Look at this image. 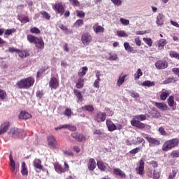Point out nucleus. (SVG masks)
<instances>
[{"instance_id": "9", "label": "nucleus", "mask_w": 179, "mask_h": 179, "mask_svg": "<svg viewBox=\"0 0 179 179\" xmlns=\"http://www.w3.org/2000/svg\"><path fill=\"white\" fill-rule=\"evenodd\" d=\"M167 66H169V63L166 60H158L155 62V68L157 69H166Z\"/></svg>"}, {"instance_id": "63", "label": "nucleus", "mask_w": 179, "mask_h": 179, "mask_svg": "<svg viewBox=\"0 0 179 179\" xmlns=\"http://www.w3.org/2000/svg\"><path fill=\"white\" fill-rule=\"evenodd\" d=\"M108 59L109 61H117V59H118V57L115 54L110 55Z\"/></svg>"}, {"instance_id": "36", "label": "nucleus", "mask_w": 179, "mask_h": 179, "mask_svg": "<svg viewBox=\"0 0 179 179\" xmlns=\"http://www.w3.org/2000/svg\"><path fill=\"white\" fill-rule=\"evenodd\" d=\"M54 167L57 173H64V168L60 164L57 163H55Z\"/></svg>"}, {"instance_id": "23", "label": "nucleus", "mask_w": 179, "mask_h": 179, "mask_svg": "<svg viewBox=\"0 0 179 179\" xmlns=\"http://www.w3.org/2000/svg\"><path fill=\"white\" fill-rule=\"evenodd\" d=\"M94 169H96V161L94 160V159L91 158L90 159L88 163V170H90V171H93Z\"/></svg>"}, {"instance_id": "18", "label": "nucleus", "mask_w": 179, "mask_h": 179, "mask_svg": "<svg viewBox=\"0 0 179 179\" xmlns=\"http://www.w3.org/2000/svg\"><path fill=\"white\" fill-rule=\"evenodd\" d=\"M34 44L39 50H43L44 48V41H43V38H36Z\"/></svg>"}, {"instance_id": "56", "label": "nucleus", "mask_w": 179, "mask_h": 179, "mask_svg": "<svg viewBox=\"0 0 179 179\" xmlns=\"http://www.w3.org/2000/svg\"><path fill=\"white\" fill-rule=\"evenodd\" d=\"M31 33H34L35 34H40L41 31L37 27H33L30 29Z\"/></svg>"}, {"instance_id": "54", "label": "nucleus", "mask_w": 179, "mask_h": 179, "mask_svg": "<svg viewBox=\"0 0 179 179\" xmlns=\"http://www.w3.org/2000/svg\"><path fill=\"white\" fill-rule=\"evenodd\" d=\"M70 3L73 5V6H79L80 5V3L78 0H69Z\"/></svg>"}, {"instance_id": "64", "label": "nucleus", "mask_w": 179, "mask_h": 179, "mask_svg": "<svg viewBox=\"0 0 179 179\" xmlns=\"http://www.w3.org/2000/svg\"><path fill=\"white\" fill-rule=\"evenodd\" d=\"M76 14L78 17H81V18L85 17V12L82 10H76Z\"/></svg>"}, {"instance_id": "2", "label": "nucleus", "mask_w": 179, "mask_h": 179, "mask_svg": "<svg viewBox=\"0 0 179 179\" xmlns=\"http://www.w3.org/2000/svg\"><path fill=\"white\" fill-rule=\"evenodd\" d=\"M178 145V139L173 138L169 141H166L164 142L162 146L163 152H169L173 148H176Z\"/></svg>"}, {"instance_id": "12", "label": "nucleus", "mask_w": 179, "mask_h": 179, "mask_svg": "<svg viewBox=\"0 0 179 179\" xmlns=\"http://www.w3.org/2000/svg\"><path fill=\"white\" fill-rule=\"evenodd\" d=\"M34 167L36 173H40L43 170V165H41V160L35 159L33 162Z\"/></svg>"}, {"instance_id": "13", "label": "nucleus", "mask_w": 179, "mask_h": 179, "mask_svg": "<svg viewBox=\"0 0 179 179\" xmlns=\"http://www.w3.org/2000/svg\"><path fill=\"white\" fill-rule=\"evenodd\" d=\"M164 20H166V17L162 13H159L157 16L156 24L157 26H163L164 24Z\"/></svg>"}, {"instance_id": "60", "label": "nucleus", "mask_w": 179, "mask_h": 179, "mask_svg": "<svg viewBox=\"0 0 179 179\" xmlns=\"http://www.w3.org/2000/svg\"><path fill=\"white\" fill-rule=\"evenodd\" d=\"M177 176V171H172V172L169 174L168 179H174Z\"/></svg>"}, {"instance_id": "55", "label": "nucleus", "mask_w": 179, "mask_h": 179, "mask_svg": "<svg viewBox=\"0 0 179 179\" xmlns=\"http://www.w3.org/2000/svg\"><path fill=\"white\" fill-rule=\"evenodd\" d=\"M41 15L45 19H47V20H50L51 16H50V14L45 11L41 12Z\"/></svg>"}, {"instance_id": "22", "label": "nucleus", "mask_w": 179, "mask_h": 179, "mask_svg": "<svg viewBox=\"0 0 179 179\" xmlns=\"http://www.w3.org/2000/svg\"><path fill=\"white\" fill-rule=\"evenodd\" d=\"M20 120H29L31 118V115L26 111H22L19 115Z\"/></svg>"}, {"instance_id": "26", "label": "nucleus", "mask_w": 179, "mask_h": 179, "mask_svg": "<svg viewBox=\"0 0 179 179\" xmlns=\"http://www.w3.org/2000/svg\"><path fill=\"white\" fill-rule=\"evenodd\" d=\"M92 29L96 33H103L104 31V28H103V27L99 25L98 24H95L93 26Z\"/></svg>"}, {"instance_id": "48", "label": "nucleus", "mask_w": 179, "mask_h": 179, "mask_svg": "<svg viewBox=\"0 0 179 179\" xmlns=\"http://www.w3.org/2000/svg\"><path fill=\"white\" fill-rule=\"evenodd\" d=\"M15 29H6L4 32L5 36H11L13 33H15Z\"/></svg>"}, {"instance_id": "51", "label": "nucleus", "mask_w": 179, "mask_h": 179, "mask_svg": "<svg viewBox=\"0 0 179 179\" xmlns=\"http://www.w3.org/2000/svg\"><path fill=\"white\" fill-rule=\"evenodd\" d=\"M83 20L79 19L74 23V26L75 27H80V26H83Z\"/></svg>"}, {"instance_id": "29", "label": "nucleus", "mask_w": 179, "mask_h": 179, "mask_svg": "<svg viewBox=\"0 0 179 179\" xmlns=\"http://www.w3.org/2000/svg\"><path fill=\"white\" fill-rule=\"evenodd\" d=\"M113 173L116 176H119V177H122V178H124L125 177V173H124V171H122L120 169L115 168L113 169Z\"/></svg>"}, {"instance_id": "57", "label": "nucleus", "mask_w": 179, "mask_h": 179, "mask_svg": "<svg viewBox=\"0 0 179 179\" xmlns=\"http://www.w3.org/2000/svg\"><path fill=\"white\" fill-rule=\"evenodd\" d=\"M100 82H101V80L96 78L94 82V87H95L96 89H99V87H100Z\"/></svg>"}, {"instance_id": "47", "label": "nucleus", "mask_w": 179, "mask_h": 179, "mask_svg": "<svg viewBox=\"0 0 179 179\" xmlns=\"http://www.w3.org/2000/svg\"><path fill=\"white\" fill-rule=\"evenodd\" d=\"M170 57L171 58H176V59H179V53H177L176 51H171L169 52Z\"/></svg>"}, {"instance_id": "5", "label": "nucleus", "mask_w": 179, "mask_h": 179, "mask_svg": "<svg viewBox=\"0 0 179 179\" xmlns=\"http://www.w3.org/2000/svg\"><path fill=\"white\" fill-rule=\"evenodd\" d=\"M92 35L90 33H84L81 36V41L83 45H89L92 43Z\"/></svg>"}, {"instance_id": "25", "label": "nucleus", "mask_w": 179, "mask_h": 179, "mask_svg": "<svg viewBox=\"0 0 179 179\" xmlns=\"http://www.w3.org/2000/svg\"><path fill=\"white\" fill-rule=\"evenodd\" d=\"M155 106H157V108H159L162 111H166L168 108L167 105L164 103L156 102L155 103Z\"/></svg>"}, {"instance_id": "46", "label": "nucleus", "mask_w": 179, "mask_h": 179, "mask_svg": "<svg viewBox=\"0 0 179 179\" xmlns=\"http://www.w3.org/2000/svg\"><path fill=\"white\" fill-rule=\"evenodd\" d=\"M143 75V73L142 72V70L141 69H138L136 71V73L134 74V78L135 80L139 79L140 76H142Z\"/></svg>"}, {"instance_id": "53", "label": "nucleus", "mask_w": 179, "mask_h": 179, "mask_svg": "<svg viewBox=\"0 0 179 179\" xmlns=\"http://www.w3.org/2000/svg\"><path fill=\"white\" fill-rule=\"evenodd\" d=\"M171 157H173V159H175L176 157H179V150H173L171 153Z\"/></svg>"}, {"instance_id": "8", "label": "nucleus", "mask_w": 179, "mask_h": 179, "mask_svg": "<svg viewBox=\"0 0 179 179\" xmlns=\"http://www.w3.org/2000/svg\"><path fill=\"white\" fill-rule=\"evenodd\" d=\"M136 171L139 176L145 175V162L143 160H140L138 166L136 168Z\"/></svg>"}, {"instance_id": "44", "label": "nucleus", "mask_w": 179, "mask_h": 179, "mask_svg": "<svg viewBox=\"0 0 179 179\" xmlns=\"http://www.w3.org/2000/svg\"><path fill=\"white\" fill-rule=\"evenodd\" d=\"M143 41L148 45V47H152L153 44V41H152V38H143Z\"/></svg>"}, {"instance_id": "19", "label": "nucleus", "mask_w": 179, "mask_h": 179, "mask_svg": "<svg viewBox=\"0 0 179 179\" xmlns=\"http://www.w3.org/2000/svg\"><path fill=\"white\" fill-rule=\"evenodd\" d=\"M160 93V99L164 101L170 96V94H171V91L163 89Z\"/></svg>"}, {"instance_id": "30", "label": "nucleus", "mask_w": 179, "mask_h": 179, "mask_svg": "<svg viewBox=\"0 0 179 179\" xmlns=\"http://www.w3.org/2000/svg\"><path fill=\"white\" fill-rule=\"evenodd\" d=\"M10 167L13 174L14 176H17V172L19 171V169L16 166V164L15 163L10 164Z\"/></svg>"}, {"instance_id": "61", "label": "nucleus", "mask_w": 179, "mask_h": 179, "mask_svg": "<svg viewBox=\"0 0 179 179\" xmlns=\"http://www.w3.org/2000/svg\"><path fill=\"white\" fill-rule=\"evenodd\" d=\"M6 97V92L2 90H0V99L1 100H4Z\"/></svg>"}, {"instance_id": "59", "label": "nucleus", "mask_w": 179, "mask_h": 179, "mask_svg": "<svg viewBox=\"0 0 179 179\" xmlns=\"http://www.w3.org/2000/svg\"><path fill=\"white\" fill-rule=\"evenodd\" d=\"M134 43L138 45V47H141L142 45V41H141L139 36H137L134 38Z\"/></svg>"}, {"instance_id": "6", "label": "nucleus", "mask_w": 179, "mask_h": 179, "mask_svg": "<svg viewBox=\"0 0 179 179\" xmlns=\"http://www.w3.org/2000/svg\"><path fill=\"white\" fill-rule=\"evenodd\" d=\"M8 134L10 136H11V138H19L22 136V134H23V130H22L21 129L13 128L10 130Z\"/></svg>"}, {"instance_id": "31", "label": "nucleus", "mask_w": 179, "mask_h": 179, "mask_svg": "<svg viewBox=\"0 0 179 179\" xmlns=\"http://www.w3.org/2000/svg\"><path fill=\"white\" fill-rule=\"evenodd\" d=\"M167 101L169 107H172L173 110H176V106H174V104H176V103L174 102V96H170L167 99Z\"/></svg>"}, {"instance_id": "21", "label": "nucleus", "mask_w": 179, "mask_h": 179, "mask_svg": "<svg viewBox=\"0 0 179 179\" xmlns=\"http://www.w3.org/2000/svg\"><path fill=\"white\" fill-rule=\"evenodd\" d=\"M10 124L8 122H4L0 126V135L5 134L9 129Z\"/></svg>"}, {"instance_id": "50", "label": "nucleus", "mask_w": 179, "mask_h": 179, "mask_svg": "<svg viewBox=\"0 0 179 179\" xmlns=\"http://www.w3.org/2000/svg\"><path fill=\"white\" fill-rule=\"evenodd\" d=\"M117 34L118 37H128V34L125 33L124 31H117Z\"/></svg>"}, {"instance_id": "62", "label": "nucleus", "mask_w": 179, "mask_h": 179, "mask_svg": "<svg viewBox=\"0 0 179 179\" xmlns=\"http://www.w3.org/2000/svg\"><path fill=\"white\" fill-rule=\"evenodd\" d=\"M139 150H141V147H137L130 151L131 155H136V153L139 152Z\"/></svg>"}, {"instance_id": "1", "label": "nucleus", "mask_w": 179, "mask_h": 179, "mask_svg": "<svg viewBox=\"0 0 179 179\" xmlns=\"http://www.w3.org/2000/svg\"><path fill=\"white\" fill-rule=\"evenodd\" d=\"M33 85H34V78L31 77L24 78L17 83L19 89H29Z\"/></svg>"}, {"instance_id": "42", "label": "nucleus", "mask_w": 179, "mask_h": 179, "mask_svg": "<svg viewBox=\"0 0 179 179\" xmlns=\"http://www.w3.org/2000/svg\"><path fill=\"white\" fill-rule=\"evenodd\" d=\"M150 115H151V117H152V118H159V117H160V113H159L156 110H152L150 112Z\"/></svg>"}, {"instance_id": "39", "label": "nucleus", "mask_w": 179, "mask_h": 179, "mask_svg": "<svg viewBox=\"0 0 179 179\" xmlns=\"http://www.w3.org/2000/svg\"><path fill=\"white\" fill-rule=\"evenodd\" d=\"M82 110L92 113L94 110V107L92 105H87L82 107Z\"/></svg>"}, {"instance_id": "10", "label": "nucleus", "mask_w": 179, "mask_h": 179, "mask_svg": "<svg viewBox=\"0 0 179 179\" xmlns=\"http://www.w3.org/2000/svg\"><path fill=\"white\" fill-rule=\"evenodd\" d=\"M106 118H107V115L106 113L102 112H99L94 116V120L96 121V122H104V121H106Z\"/></svg>"}, {"instance_id": "3", "label": "nucleus", "mask_w": 179, "mask_h": 179, "mask_svg": "<svg viewBox=\"0 0 179 179\" xmlns=\"http://www.w3.org/2000/svg\"><path fill=\"white\" fill-rule=\"evenodd\" d=\"M146 174L148 177H150V178L159 179L160 178V174H162V171L157 169H152L150 168H148Z\"/></svg>"}, {"instance_id": "7", "label": "nucleus", "mask_w": 179, "mask_h": 179, "mask_svg": "<svg viewBox=\"0 0 179 179\" xmlns=\"http://www.w3.org/2000/svg\"><path fill=\"white\" fill-rule=\"evenodd\" d=\"M53 9L55 10L56 13H59L61 16L65 13V8H64L62 3H55L53 6Z\"/></svg>"}, {"instance_id": "41", "label": "nucleus", "mask_w": 179, "mask_h": 179, "mask_svg": "<svg viewBox=\"0 0 179 179\" xmlns=\"http://www.w3.org/2000/svg\"><path fill=\"white\" fill-rule=\"evenodd\" d=\"M17 52L20 58H25V57H29V53L26 51L17 50Z\"/></svg>"}, {"instance_id": "35", "label": "nucleus", "mask_w": 179, "mask_h": 179, "mask_svg": "<svg viewBox=\"0 0 179 179\" xmlns=\"http://www.w3.org/2000/svg\"><path fill=\"white\" fill-rule=\"evenodd\" d=\"M97 166L99 170H101V171H104L106 169H107V166H108V164H104L103 162L99 161L97 162Z\"/></svg>"}, {"instance_id": "15", "label": "nucleus", "mask_w": 179, "mask_h": 179, "mask_svg": "<svg viewBox=\"0 0 179 179\" xmlns=\"http://www.w3.org/2000/svg\"><path fill=\"white\" fill-rule=\"evenodd\" d=\"M144 138L150 143L151 145H154L155 146H157L158 145H160V141L156 138H153L152 137L148 136V135H145Z\"/></svg>"}, {"instance_id": "16", "label": "nucleus", "mask_w": 179, "mask_h": 179, "mask_svg": "<svg viewBox=\"0 0 179 179\" xmlns=\"http://www.w3.org/2000/svg\"><path fill=\"white\" fill-rule=\"evenodd\" d=\"M124 50L127 51V52H131V54H136L138 52V50L136 49H134V47L131 46L129 45V43L125 42L124 43Z\"/></svg>"}, {"instance_id": "49", "label": "nucleus", "mask_w": 179, "mask_h": 179, "mask_svg": "<svg viewBox=\"0 0 179 179\" xmlns=\"http://www.w3.org/2000/svg\"><path fill=\"white\" fill-rule=\"evenodd\" d=\"M87 72V66L83 67L82 71L78 72L79 76H85Z\"/></svg>"}, {"instance_id": "17", "label": "nucleus", "mask_w": 179, "mask_h": 179, "mask_svg": "<svg viewBox=\"0 0 179 179\" xmlns=\"http://www.w3.org/2000/svg\"><path fill=\"white\" fill-rule=\"evenodd\" d=\"M71 137L76 139V141H78V142H83L84 141H86V137L83 136V134H79L78 133L71 134Z\"/></svg>"}, {"instance_id": "40", "label": "nucleus", "mask_w": 179, "mask_h": 179, "mask_svg": "<svg viewBox=\"0 0 179 179\" xmlns=\"http://www.w3.org/2000/svg\"><path fill=\"white\" fill-rule=\"evenodd\" d=\"M73 93L76 94L77 99H78L79 101H83V96H82V93L78 90H74Z\"/></svg>"}, {"instance_id": "34", "label": "nucleus", "mask_w": 179, "mask_h": 179, "mask_svg": "<svg viewBox=\"0 0 179 179\" xmlns=\"http://www.w3.org/2000/svg\"><path fill=\"white\" fill-rule=\"evenodd\" d=\"M177 82V78L169 77L166 78L164 81H163L164 85H169V83H176Z\"/></svg>"}, {"instance_id": "58", "label": "nucleus", "mask_w": 179, "mask_h": 179, "mask_svg": "<svg viewBox=\"0 0 179 179\" xmlns=\"http://www.w3.org/2000/svg\"><path fill=\"white\" fill-rule=\"evenodd\" d=\"M120 22L122 23V24H124V26H128V24H129V20L120 18Z\"/></svg>"}, {"instance_id": "33", "label": "nucleus", "mask_w": 179, "mask_h": 179, "mask_svg": "<svg viewBox=\"0 0 179 179\" xmlns=\"http://www.w3.org/2000/svg\"><path fill=\"white\" fill-rule=\"evenodd\" d=\"M18 20L21 22V23L26 24L29 22H30V19H29V17L26 15H19L18 16Z\"/></svg>"}, {"instance_id": "37", "label": "nucleus", "mask_w": 179, "mask_h": 179, "mask_svg": "<svg viewBox=\"0 0 179 179\" xmlns=\"http://www.w3.org/2000/svg\"><path fill=\"white\" fill-rule=\"evenodd\" d=\"M141 85H142V86H145V87L147 86V87H152L155 86V85H156V83L153 81L145 80Z\"/></svg>"}, {"instance_id": "28", "label": "nucleus", "mask_w": 179, "mask_h": 179, "mask_svg": "<svg viewBox=\"0 0 179 179\" xmlns=\"http://www.w3.org/2000/svg\"><path fill=\"white\" fill-rule=\"evenodd\" d=\"M59 28L61 29L66 34H71L72 29H69L67 26H65L62 24L59 25Z\"/></svg>"}, {"instance_id": "27", "label": "nucleus", "mask_w": 179, "mask_h": 179, "mask_svg": "<svg viewBox=\"0 0 179 179\" xmlns=\"http://www.w3.org/2000/svg\"><path fill=\"white\" fill-rule=\"evenodd\" d=\"M146 120L145 115H136L132 121H137V122H141V121H145Z\"/></svg>"}, {"instance_id": "11", "label": "nucleus", "mask_w": 179, "mask_h": 179, "mask_svg": "<svg viewBox=\"0 0 179 179\" xmlns=\"http://www.w3.org/2000/svg\"><path fill=\"white\" fill-rule=\"evenodd\" d=\"M47 139L48 145L53 149H55V148L58 146V143H57V140H55V137H54V136H48Z\"/></svg>"}, {"instance_id": "24", "label": "nucleus", "mask_w": 179, "mask_h": 179, "mask_svg": "<svg viewBox=\"0 0 179 179\" xmlns=\"http://www.w3.org/2000/svg\"><path fill=\"white\" fill-rule=\"evenodd\" d=\"M125 78H127V75H120L117 79L116 86L121 87V85L125 82Z\"/></svg>"}, {"instance_id": "45", "label": "nucleus", "mask_w": 179, "mask_h": 179, "mask_svg": "<svg viewBox=\"0 0 179 179\" xmlns=\"http://www.w3.org/2000/svg\"><path fill=\"white\" fill-rule=\"evenodd\" d=\"M27 40L28 41H29V43H31V44H34V43L36 42V41L37 40V37L33 36V35H28L27 36Z\"/></svg>"}, {"instance_id": "32", "label": "nucleus", "mask_w": 179, "mask_h": 179, "mask_svg": "<svg viewBox=\"0 0 179 179\" xmlns=\"http://www.w3.org/2000/svg\"><path fill=\"white\" fill-rule=\"evenodd\" d=\"M167 44V41L166 39L162 38L158 41V48L159 50H163L164 48V45Z\"/></svg>"}, {"instance_id": "14", "label": "nucleus", "mask_w": 179, "mask_h": 179, "mask_svg": "<svg viewBox=\"0 0 179 179\" xmlns=\"http://www.w3.org/2000/svg\"><path fill=\"white\" fill-rule=\"evenodd\" d=\"M49 86L51 89H57L59 86V83L56 78H51L49 81Z\"/></svg>"}, {"instance_id": "52", "label": "nucleus", "mask_w": 179, "mask_h": 179, "mask_svg": "<svg viewBox=\"0 0 179 179\" xmlns=\"http://www.w3.org/2000/svg\"><path fill=\"white\" fill-rule=\"evenodd\" d=\"M63 114L66 117H71V115H72V110L70 108H66Z\"/></svg>"}, {"instance_id": "4", "label": "nucleus", "mask_w": 179, "mask_h": 179, "mask_svg": "<svg viewBox=\"0 0 179 179\" xmlns=\"http://www.w3.org/2000/svg\"><path fill=\"white\" fill-rule=\"evenodd\" d=\"M106 127L108 129V131H110V132H113V131L115 130H120L122 129V125L117 124V125H115V124H114L113 122H111L110 120L107 119L106 120Z\"/></svg>"}, {"instance_id": "38", "label": "nucleus", "mask_w": 179, "mask_h": 179, "mask_svg": "<svg viewBox=\"0 0 179 179\" xmlns=\"http://www.w3.org/2000/svg\"><path fill=\"white\" fill-rule=\"evenodd\" d=\"M84 85H85V81L83 80V79L79 78L77 80V83L76 84V87H77V89H82Z\"/></svg>"}, {"instance_id": "20", "label": "nucleus", "mask_w": 179, "mask_h": 179, "mask_svg": "<svg viewBox=\"0 0 179 179\" xmlns=\"http://www.w3.org/2000/svg\"><path fill=\"white\" fill-rule=\"evenodd\" d=\"M131 124L133 127L139 128L140 129H143L146 125L141 122H137L136 120H131Z\"/></svg>"}, {"instance_id": "43", "label": "nucleus", "mask_w": 179, "mask_h": 179, "mask_svg": "<svg viewBox=\"0 0 179 179\" xmlns=\"http://www.w3.org/2000/svg\"><path fill=\"white\" fill-rule=\"evenodd\" d=\"M21 173L22 176H27V168H26V163L22 162Z\"/></svg>"}]
</instances>
